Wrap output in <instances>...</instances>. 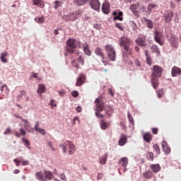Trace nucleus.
Returning <instances> with one entry per match:
<instances>
[{"instance_id": "48", "label": "nucleus", "mask_w": 181, "mask_h": 181, "mask_svg": "<svg viewBox=\"0 0 181 181\" xmlns=\"http://www.w3.org/2000/svg\"><path fill=\"white\" fill-rule=\"evenodd\" d=\"M54 9H57V8H59V6H61V4H60V1H54Z\"/></svg>"}, {"instance_id": "63", "label": "nucleus", "mask_w": 181, "mask_h": 181, "mask_svg": "<svg viewBox=\"0 0 181 181\" xmlns=\"http://www.w3.org/2000/svg\"><path fill=\"white\" fill-rule=\"evenodd\" d=\"M135 63H136V66L137 67H139V66H141V65L139 64V60L136 59V62H135Z\"/></svg>"}, {"instance_id": "7", "label": "nucleus", "mask_w": 181, "mask_h": 181, "mask_svg": "<svg viewBox=\"0 0 181 181\" xmlns=\"http://www.w3.org/2000/svg\"><path fill=\"white\" fill-rule=\"evenodd\" d=\"M81 64V66H84V59H83V57H81V55H80L78 58V59H74L71 62V66H73V67H76V69L77 70H78L80 69V65Z\"/></svg>"}, {"instance_id": "22", "label": "nucleus", "mask_w": 181, "mask_h": 181, "mask_svg": "<svg viewBox=\"0 0 181 181\" xmlns=\"http://www.w3.org/2000/svg\"><path fill=\"white\" fill-rule=\"evenodd\" d=\"M145 42H146V39L145 38H139V37H138L136 40V45H138L139 46H141L143 47L146 46V44L145 43Z\"/></svg>"}, {"instance_id": "20", "label": "nucleus", "mask_w": 181, "mask_h": 181, "mask_svg": "<svg viewBox=\"0 0 181 181\" xmlns=\"http://www.w3.org/2000/svg\"><path fill=\"white\" fill-rule=\"evenodd\" d=\"M35 131H37V132H39L42 135H46V131L43 129L39 128V122H35Z\"/></svg>"}, {"instance_id": "42", "label": "nucleus", "mask_w": 181, "mask_h": 181, "mask_svg": "<svg viewBox=\"0 0 181 181\" xmlns=\"http://www.w3.org/2000/svg\"><path fill=\"white\" fill-rule=\"evenodd\" d=\"M156 6V5L155 4H150L148 6L147 11L149 13H151V12H152V9L155 8V7Z\"/></svg>"}, {"instance_id": "37", "label": "nucleus", "mask_w": 181, "mask_h": 181, "mask_svg": "<svg viewBox=\"0 0 181 181\" xmlns=\"http://www.w3.org/2000/svg\"><path fill=\"white\" fill-rule=\"evenodd\" d=\"M80 15V13L78 11V12H76V13H74L71 15V17H70V20L71 21H76V19H77L78 16Z\"/></svg>"}, {"instance_id": "9", "label": "nucleus", "mask_w": 181, "mask_h": 181, "mask_svg": "<svg viewBox=\"0 0 181 181\" xmlns=\"http://www.w3.org/2000/svg\"><path fill=\"white\" fill-rule=\"evenodd\" d=\"M112 15L115 16L114 21H120V22H122L124 21V13L122 11L117 10L116 11H114Z\"/></svg>"}, {"instance_id": "62", "label": "nucleus", "mask_w": 181, "mask_h": 181, "mask_svg": "<svg viewBox=\"0 0 181 181\" xmlns=\"http://www.w3.org/2000/svg\"><path fill=\"white\" fill-rule=\"evenodd\" d=\"M139 8L141 9V11H142V12H145V6H140Z\"/></svg>"}, {"instance_id": "55", "label": "nucleus", "mask_w": 181, "mask_h": 181, "mask_svg": "<svg viewBox=\"0 0 181 181\" xmlns=\"http://www.w3.org/2000/svg\"><path fill=\"white\" fill-rule=\"evenodd\" d=\"M38 19V23H43L45 22V18L43 17H40Z\"/></svg>"}, {"instance_id": "2", "label": "nucleus", "mask_w": 181, "mask_h": 181, "mask_svg": "<svg viewBox=\"0 0 181 181\" xmlns=\"http://www.w3.org/2000/svg\"><path fill=\"white\" fill-rule=\"evenodd\" d=\"M95 116L100 119L104 118V115L100 113L102 111H104V102L100 98H98L95 100Z\"/></svg>"}, {"instance_id": "52", "label": "nucleus", "mask_w": 181, "mask_h": 181, "mask_svg": "<svg viewBox=\"0 0 181 181\" xmlns=\"http://www.w3.org/2000/svg\"><path fill=\"white\" fill-rule=\"evenodd\" d=\"M146 62H147V64L151 66L152 64V59L149 57H146Z\"/></svg>"}, {"instance_id": "44", "label": "nucleus", "mask_w": 181, "mask_h": 181, "mask_svg": "<svg viewBox=\"0 0 181 181\" xmlns=\"http://www.w3.org/2000/svg\"><path fill=\"white\" fill-rule=\"evenodd\" d=\"M127 117L130 124L134 125V118H132V116L131 115V114L128 113Z\"/></svg>"}, {"instance_id": "59", "label": "nucleus", "mask_w": 181, "mask_h": 181, "mask_svg": "<svg viewBox=\"0 0 181 181\" xmlns=\"http://www.w3.org/2000/svg\"><path fill=\"white\" fill-rule=\"evenodd\" d=\"M76 121H78V122H80V121L78 120V117H75L74 118L73 125H76Z\"/></svg>"}, {"instance_id": "28", "label": "nucleus", "mask_w": 181, "mask_h": 181, "mask_svg": "<svg viewBox=\"0 0 181 181\" xmlns=\"http://www.w3.org/2000/svg\"><path fill=\"white\" fill-rule=\"evenodd\" d=\"M36 179H38V180L40 181H47L46 178H45V176L43 175V173L42 172H38L35 174Z\"/></svg>"}, {"instance_id": "26", "label": "nucleus", "mask_w": 181, "mask_h": 181, "mask_svg": "<svg viewBox=\"0 0 181 181\" xmlns=\"http://www.w3.org/2000/svg\"><path fill=\"white\" fill-rule=\"evenodd\" d=\"M88 2H90V0H74V4H76V5H78V6L85 5V4H88Z\"/></svg>"}, {"instance_id": "25", "label": "nucleus", "mask_w": 181, "mask_h": 181, "mask_svg": "<svg viewBox=\"0 0 181 181\" xmlns=\"http://www.w3.org/2000/svg\"><path fill=\"white\" fill-rule=\"evenodd\" d=\"M83 52L85 54H87V56H90L91 51H90V47L88 45V44L87 43L83 44Z\"/></svg>"}, {"instance_id": "60", "label": "nucleus", "mask_w": 181, "mask_h": 181, "mask_svg": "<svg viewBox=\"0 0 181 181\" xmlns=\"http://www.w3.org/2000/svg\"><path fill=\"white\" fill-rule=\"evenodd\" d=\"M152 132L153 134H154V135H156V134H158V129L156 128L152 129Z\"/></svg>"}, {"instance_id": "38", "label": "nucleus", "mask_w": 181, "mask_h": 181, "mask_svg": "<svg viewBox=\"0 0 181 181\" xmlns=\"http://www.w3.org/2000/svg\"><path fill=\"white\" fill-rule=\"evenodd\" d=\"M107 158H108L107 155H105L103 157H102L100 160V163L101 165H105V163L107 162Z\"/></svg>"}, {"instance_id": "39", "label": "nucleus", "mask_w": 181, "mask_h": 181, "mask_svg": "<svg viewBox=\"0 0 181 181\" xmlns=\"http://www.w3.org/2000/svg\"><path fill=\"white\" fill-rule=\"evenodd\" d=\"M153 149H155L156 153L158 155H160V148H159V146H158V144H153Z\"/></svg>"}, {"instance_id": "15", "label": "nucleus", "mask_w": 181, "mask_h": 181, "mask_svg": "<svg viewBox=\"0 0 181 181\" xmlns=\"http://www.w3.org/2000/svg\"><path fill=\"white\" fill-rule=\"evenodd\" d=\"M154 38L157 43H158L161 46L162 45H163V41L162 40V34L160 33H159L158 31H156Z\"/></svg>"}, {"instance_id": "43", "label": "nucleus", "mask_w": 181, "mask_h": 181, "mask_svg": "<svg viewBox=\"0 0 181 181\" xmlns=\"http://www.w3.org/2000/svg\"><path fill=\"white\" fill-rule=\"evenodd\" d=\"M151 49L155 53H159V48L156 45H152Z\"/></svg>"}, {"instance_id": "11", "label": "nucleus", "mask_w": 181, "mask_h": 181, "mask_svg": "<svg viewBox=\"0 0 181 181\" xmlns=\"http://www.w3.org/2000/svg\"><path fill=\"white\" fill-rule=\"evenodd\" d=\"M127 141H128V138L127 137V135L122 134L118 141L119 146H124V145L127 144Z\"/></svg>"}, {"instance_id": "16", "label": "nucleus", "mask_w": 181, "mask_h": 181, "mask_svg": "<svg viewBox=\"0 0 181 181\" xmlns=\"http://www.w3.org/2000/svg\"><path fill=\"white\" fill-rule=\"evenodd\" d=\"M170 45L172 47H174L175 49H177L179 46V41L176 37H171L170 39Z\"/></svg>"}, {"instance_id": "45", "label": "nucleus", "mask_w": 181, "mask_h": 181, "mask_svg": "<svg viewBox=\"0 0 181 181\" xmlns=\"http://www.w3.org/2000/svg\"><path fill=\"white\" fill-rule=\"evenodd\" d=\"M115 28L119 29V30H124V27H122V23H117L115 24Z\"/></svg>"}, {"instance_id": "53", "label": "nucleus", "mask_w": 181, "mask_h": 181, "mask_svg": "<svg viewBox=\"0 0 181 181\" xmlns=\"http://www.w3.org/2000/svg\"><path fill=\"white\" fill-rule=\"evenodd\" d=\"M21 163H22L23 166H26V165H29V161H28V160H21Z\"/></svg>"}, {"instance_id": "34", "label": "nucleus", "mask_w": 181, "mask_h": 181, "mask_svg": "<svg viewBox=\"0 0 181 181\" xmlns=\"http://www.w3.org/2000/svg\"><path fill=\"white\" fill-rule=\"evenodd\" d=\"M46 91V87L43 84H40L38 86L37 93L39 94H43V93Z\"/></svg>"}, {"instance_id": "21", "label": "nucleus", "mask_w": 181, "mask_h": 181, "mask_svg": "<svg viewBox=\"0 0 181 181\" xmlns=\"http://www.w3.org/2000/svg\"><path fill=\"white\" fill-rule=\"evenodd\" d=\"M150 168L154 173H158L160 170V165L159 164H151L150 165Z\"/></svg>"}, {"instance_id": "17", "label": "nucleus", "mask_w": 181, "mask_h": 181, "mask_svg": "<svg viewBox=\"0 0 181 181\" xmlns=\"http://www.w3.org/2000/svg\"><path fill=\"white\" fill-rule=\"evenodd\" d=\"M161 145L165 155H169L170 153V148H169V145H168V142L163 141Z\"/></svg>"}, {"instance_id": "14", "label": "nucleus", "mask_w": 181, "mask_h": 181, "mask_svg": "<svg viewBox=\"0 0 181 181\" xmlns=\"http://www.w3.org/2000/svg\"><path fill=\"white\" fill-rule=\"evenodd\" d=\"M100 128L103 131H105L107 128H110L111 123L110 122H105V119H102L100 122Z\"/></svg>"}, {"instance_id": "47", "label": "nucleus", "mask_w": 181, "mask_h": 181, "mask_svg": "<svg viewBox=\"0 0 181 181\" xmlns=\"http://www.w3.org/2000/svg\"><path fill=\"white\" fill-rule=\"evenodd\" d=\"M71 95H72V97H74L75 98H76V97H78V91L73 90L71 92Z\"/></svg>"}, {"instance_id": "18", "label": "nucleus", "mask_w": 181, "mask_h": 181, "mask_svg": "<svg viewBox=\"0 0 181 181\" xmlns=\"http://www.w3.org/2000/svg\"><path fill=\"white\" fill-rule=\"evenodd\" d=\"M152 134L149 132L144 133L143 134L144 140L147 142V144H151V141H152Z\"/></svg>"}, {"instance_id": "4", "label": "nucleus", "mask_w": 181, "mask_h": 181, "mask_svg": "<svg viewBox=\"0 0 181 181\" xmlns=\"http://www.w3.org/2000/svg\"><path fill=\"white\" fill-rule=\"evenodd\" d=\"M119 45L124 48L125 52H129V46H131V39L128 37H122L119 39Z\"/></svg>"}, {"instance_id": "24", "label": "nucleus", "mask_w": 181, "mask_h": 181, "mask_svg": "<svg viewBox=\"0 0 181 181\" xmlns=\"http://www.w3.org/2000/svg\"><path fill=\"white\" fill-rule=\"evenodd\" d=\"M139 4H132L129 6V9L133 12V13H136V12H138V9H139Z\"/></svg>"}, {"instance_id": "50", "label": "nucleus", "mask_w": 181, "mask_h": 181, "mask_svg": "<svg viewBox=\"0 0 181 181\" xmlns=\"http://www.w3.org/2000/svg\"><path fill=\"white\" fill-rule=\"evenodd\" d=\"M20 135L22 136H25L26 135V131H25L23 129H20Z\"/></svg>"}, {"instance_id": "35", "label": "nucleus", "mask_w": 181, "mask_h": 181, "mask_svg": "<svg viewBox=\"0 0 181 181\" xmlns=\"http://www.w3.org/2000/svg\"><path fill=\"white\" fill-rule=\"evenodd\" d=\"M105 110L106 111V115H108V117H110V115H111V114H112V112H114V109L111 106H107V107H105ZM110 112H111V113H110Z\"/></svg>"}, {"instance_id": "10", "label": "nucleus", "mask_w": 181, "mask_h": 181, "mask_svg": "<svg viewBox=\"0 0 181 181\" xmlns=\"http://www.w3.org/2000/svg\"><path fill=\"white\" fill-rule=\"evenodd\" d=\"M171 74L173 77H177V76H181V69L175 66L171 69Z\"/></svg>"}, {"instance_id": "13", "label": "nucleus", "mask_w": 181, "mask_h": 181, "mask_svg": "<svg viewBox=\"0 0 181 181\" xmlns=\"http://www.w3.org/2000/svg\"><path fill=\"white\" fill-rule=\"evenodd\" d=\"M102 11L103 13H105V15H107V13H110V3L108 1H105L103 4Z\"/></svg>"}, {"instance_id": "33", "label": "nucleus", "mask_w": 181, "mask_h": 181, "mask_svg": "<svg viewBox=\"0 0 181 181\" xmlns=\"http://www.w3.org/2000/svg\"><path fill=\"white\" fill-rule=\"evenodd\" d=\"M144 22H146L147 28H149V29L153 28V22H152V21L147 19L146 18H144Z\"/></svg>"}, {"instance_id": "32", "label": "nucleus", "mask_w": 181, "mask_h": 181, "mask_svg": "<svg viewBox=\"0 0 181 181\" xmlns=\"http://www.w3.org/2000/svg\"><path fill=\"white\" fill-rule=\"evenodd\" d=\"M45 177L48 179V180H52L53 179V173L50 171H45Z\"/></svg>"}, {"instance_id": "6", "label": "nucleus", "mask_w": 181, "mask_h": 181, "mask_svg": "<svg viewBox=\"0 0 181 181\" xmlns=\"http://www.w3.org/2000/svg\"><path fill=\"white\" fill-rule=\"evenodd\" d=\"M66 45H67V46L71 47V48L67 49L68 53H70L71 54H73L76 52L73 49H76V47H77V45H76V40L72 39V38L69 39L66 41Z\"/></svg>"}, {"instance_id": "3", "label": "nucleus", "mask_w": 181, "mask_h": 181, "mask_svg": "<svg viewBox=\"0 0 181 181\" xmlns=\"http://www.w3.org/2000/svg\"><path fill=\"white\" fill-rule=\"evenodd\" d=\"M59 147L62 148L64 153H66L68 151L69 155H74L76 152V146L70 141H66L63 144H60Z\"/></svg>"}, {"instance_id": "51", "label": "nucleus", "mask_w": 181, "mask_h": 181, "mask_svg": "<svg viewBox=\"0 0 181 181\" xmlns=\"http://www.w3.org/2000/svg\"><path fill=\"white\" fill-rule=\"evenodd\" d=\"M13 162L16 163V166H20L21 163V160H18L17 158L13 160Z\"/></svg>"}, {"instance_id": "27", "label": "nucleus", "mask_w": 181, "mask_h": 181, "mask_svg": "<svg viewBox=\"0 0 181 181\" xmlns=\"http://www.w3.org/2000/svg\"><path fill=\"white\" fill-rule=\"evenodd\" d=\"M152 176H153V173L149 170L143 173V177L144 179H151Z\"/></svg>"}, {"instance_id": "56", "label": "nucleus", "mask_w": 181, "mask_h": 181, "mask_svg": "<svg viewBox=\"0 0 181 181\" xmlns=\"http://www.w3.org/2000/svg\"><path fill=\"white\" fill-rule=\"evenodd\" d=\"M60 179L62 180H67V178H66V175H64V174H61L60 175Z\"/></svg>"}, {"instance_id": "46", "label": "nucleus", "mask_w": 181, "mask_h": 181, "mask_svg": "<svg viewBox=\"0 0 181 181\" xmlns=\"http://www.w3.org/2000/svg\"><path fill=\"white\" fill-rule=\"evenodd\" d=\"M49 103L52 108H54V107H57V104H56V101L53 99L50 100Z\"/></svg>"}, {"instance_id": "12", "label": "nucleus", "mask_w": 181, "mask_h": 181, "mask_svg": "<svg viewBox=\"0 0 181 181\" xmlns=\"http://www.w3.org/2000/svg\"><path fill=\"white\" fill-rule=\"evenodd\" d=\"M90 5L92 9H94L95 11H100V1L92 0L90 3Z\"/></svg>"}, {"instance_id": "41", "label": "nucleus", "mask_w": 181, "mask_h": 181, "mask_svg": "<svg viewBox=\"0 0 181 181\" xmlns=\"http://www.w3.org/2000/svg\"><path fill=\"white\" fill-rule=\"evenodd\" d=\"M157 95L158 98H161L162 95H163V88L157 90Z\"/></svg>"}, {"instance_id": "54", "label": "nucleus", "mask_w": 181, "mask_h": 181, "mask_svg": "<svg viewBox=\"0 0 181 181\" xmlns=\"http://www.w3.org/2000/svg\"><path fill=\"white\" fill-rule=\"evenodd\" d=\"M108 94H110V95H111V97H114V92L112 91V88L108 89Z\"/></svg>"}, {"instance_id": "29", "label": "nucleus", "mask_w": 181, "mask_h": 181, "mask_svg": "<svg viewBox=\"0 0 181 181\" xmlns=\"http://www.w3.org/2000/svg\"><path fill=\"white\" fill-rule=\"evenodd\" d=\"M95 53L97 56H100L102 59H104V52H103V49L101 48L98 47L95 49Z\"/></svg>"}, {"instance_id": "8", "label": "nucleus", "mask_w": 181, "mask_h": 181, "mask_svg": "<svg viewBox=\"0 0 181 181\" xmlns=\"http://www.w3.org/2000/svg\"><path fill=\"white\" fill-rule=\"evenodd\" d=\"M84 81H86V74H79L76 83V87L83 86V84H84Z\"/></svg>"}, {"instance_id": "5", "label": "nucleus", "mask_w": 181, "mask_h": 181, "mask_svg": "<svg viewBox=\"0 0 181 181\" xmlns=\"http://www.w3.org/2000/svg\"><path fill=\"white\" fill-rule=\"evenodd\" d=\"M105 49L107 52L109 59L112 62H115V50L114 49V47H112V45H105Z\"/></svg>"}, {"instance_id": "49", "label": "nucleus", "mask_w": 181, "mask_h": 181, "mask_svg": "<svg viewBox=\"0 0 181 181\" xmlns=\"http://www.w3.org/2000/svg\"><path fill=\"white\" fill-rule=\"evenodd\" d=\"M23 141L24 142V145H25V146L29 148V146L30 145V144L29 143V141H28L26 139L23 138Z\"/></svg>"}, {"instance_id": "23", "label": "nucleus", "mask_w": 181, "mask_h": 181, "mask_svg": "<svg viewBox=\"0 0 181 181\" xmlns=\"http://www.w3.org/2000/svg\"><path fill=\"white\" fill-rule=\"evenodd\" d=\"M33 4L40 6L41 8H45V3L42 0H33Z\"/></svg>"}, {"instance_id": "36", "label": "nucleus", "mask_w": 181, "mask_h": 181, "mask_svg": "<svg viewBox=\"0 0 181 181\" xmlns=\"http://www.w3.org/2000/svg\"><path fill=\"white\" fill-rule=\"evenodd\" d=\"M22 121L24 124V127L25 128V129H27V131H29V132H30V130H29V128H30V123L28 122V120L23 119H22Z\"/></svg>"}, {"instance_id": "61", "label": "nucleus", "mask_w": 181, "mask_h": 181, "mask_svg": "<svg viewBox=\"0 0 181 181\" xmlns=\"http://www.w3.org/2000/svg\"><path fill=\"white\" fill-rule=\"evenodd\" d=\"M76 111H77V112H81V107L78 106V107L76 108Z\"/></svg>"}, {"instance_id": "19", "label": "nucleus", "mask_w": 181, "mask_h": 181, "mask_svg": "<svg viewBox=\"0 0 181 181\" xmlns=\"http://www.w3.org/2000/svg\"><path fill=\"white\" fill-rule=\"evenodd\" d=\"M164 18H165V21L169 23L170 21H172V18H173V13L172 12H165L164 13Z\"/></svg>"}, {"instance_id": "57", "label": "nucleus", "mask_w": 181, "mask_h": 181, "mask_svg": "<svg viewBox=\"0 0 181 181\" xmlns=\"http://www.w3.org/2000/svg\"><path fill=\"white\" fill-rule=\"evenodd\" d=\"M4 135H8V134H11V129L8 128L6 129L4 132Z\"/></svg>"}, {"instance_id": "64", "label": "nucleus", "mask_w": 181, "mask_h": 181, "mask_svg": "<svg viewBox=\"0 0 181 181\" xmlns=\"http://www.w3.org/2000/svg\"><path fill=\"white\" fill-rule=\"evenodd\" d=\"M19 170H18V169H16V170H14V171H13V173L15 174V175H18V173H19Z\"/></svg>"}, {"instance_id": "30", "label": "nucleus", "mask_w": 181, "mask_h": 181, "mask_svg": "<svg viewBox=\"0 0 181 181\" xmlns=\"http://www.w3.org/2000/svg\"><path fill=\"white\" fill-rule=\"evenodd\" d=\"M8 57V52H2L1 54L0 59L3 63H8V59L5 57Z\"/></svg>"}, {"instance_id": "58", "label": "nucleus", "mask_w": 181, "mask_h": 181, "mask_svg": "<svg viewBox=\"0 0 181 181\" xmlns=\"http://www.w3.org/2000/svg\"><path fill=\"white\" fill-rule=\"evenodd\" d=\"M47 145H48V146H49V148L52 149V151H54V148H53V145H52V142L48 141Z\"/></svg>"}, {"instance_id": "1", "label": "nucleus", "mask_w": 181, "mask_h": 181, "mask_svg": "<svg viewBox=\"0 0 181 181\" xmlns=\"http://www.w3.org/2000/svg\"><path fill=\"white\" fill-rule=\"evenodd\" d=\"M163 69L158 65H154L152 69L151 84L153 88L156 89L159 87V80L158 78L162 77Z\"/></svg>"}, {"instance_id": "31", "label": "nucleus", "mask_w": 181, "mask_h": 181, "mask_svg": "<svg viewBox=\"0 0 181 181\" xmlns=\"http://www.w3.org/2000/svg\"><path fill=\"white\" fill-rule=\"evenodd\" d=\"M120 162L122 163V168H127L128 165V158L127 157H123L121 158Z\"/></svg>"}, {"instance_id": "40", "label": "nucleus", "mask_w": 181, "mask_h": 181, "mask_svg": "<svg viewBox=\"0 0 181 181\" xmlns=\"http://www.w3.org/2000/svg\"><path fill=\"white\" fill-rule=\"evenodd\" d=\"M147 158H148V160L153 161V159H154L153 153V152L147 153Z\"/></svg>"}]
</instances>
